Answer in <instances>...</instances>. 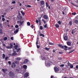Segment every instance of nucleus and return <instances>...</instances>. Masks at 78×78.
Segmentation results:
<instances>
[{
	"label": "nucleus",
	"instance_id": "56",
	"mask_svg": "<svg viewBox=\"0 0 78 78\" xmlns=\"http://www.w3.org/2000/svg\"><path fill=\"white\" fill-rule=\"evenodd\" d=\"M36 22L37 23H38L39 21L38 20H36Z\"/></svg>",
	"mask_w": 78,
	"mask_h": 78
},
{
	"label": "nucleus",
	"instance_id": "7",
	"mask_svg": "<svg viewBox=\"0 0 78 78\" xmlns=\"http://www.w3.org/2000/svg\"><path fill=\"white\" fill-rule=\"evenodd\" d=\"M4 25H5L7 27H10L9 25V24L8 23H3Z\"/></svg>",
	"mask_w": 78,
	"mask_h": 78
},
{
	"label": "nucleus",
	"instance_id": "22",
	"mask_svg": "<svg viewBox=\"0 0 78 78\" xmlns=\"http://www.w3.org/2000/svg\"><path fill=\"white\" fill-rule=\"evenodd\" d=\"M18 47V45H16L15 46V48L16 50H17V48Z\"/></svg>",
	"mask_w": 78,
	"mask_h": 78
},
{
	"label": "nucleus",
	"instance_id": "46",
	"mask_svg": "<svg viewBox=\"0 0 78 78\" xmlns=\"http://www.w3.org/2000/svg\"><path fill=\"white\" fill-rule=\"evenodd\" d=\"M2 19L3 22L5 20V19L4 18H2Z\"/></svg>",
	"mask_w": 78,
	"mask_h": 78
},
{
	"label": "nucleus",
	"instance_id": "54",
	"mask_svg": "<svg viewBox=\"0 0 78 78\" xmlns=\"http://www.w3.org/2000/svg\"><path fill=\"white\" fill-rule=\"evenodd\" d=\"M8 58V57L7 56L5 58V60H7Z\"/></svg>",
	"mask_w": 78,
	"mask_h": 78
},
{
	"label": "nucleus",
	"instance_id": "5",
	"mask_svg": "<svg viewBox=\"0 0 78 78\" xmlns=\"http://www.w3.org/2000/svg\"><path fill=\"white\" fill-rule=\"evenodd\" d=\"M29 76V73H25V74H24V77L26 78L27 77H28Z\"/></svg>",
	"mask_w": 78,
	"mask_h": 78
},
{
	"label": "nucleus",
	"instance_id": "35",
	"mask_svg": "<svg viewBox=\"0 0 78 78\" xmlns=\"http://www.w3.org/2000/svg\"><path fill=\"white\" fill-rule=\"evenodd\" d=\"M71 4L73 5H74V6H76V7H78V6L76 5H75V4H74L73 3H71Z\"/></svg>",
	"mask_w": 78,
	"mask_h": 78
},
{
	"label": "nucleus",
	"instance_id": "15",
	"mask_svg": "<svg viewBox=\"0 0 78 78\" xmlns=\"http://www.w3.org/2000/svg\"><path fill=\"white\" fill-rule=\"evenodd\" d=\"M67 44L68 45V46H70L71 45V43L70 42V41H69V42H66Z\"/></svg>",
	"mask_w": 78,
	"mask_h": 78
},
{
	"label": "nucleus",
	"instance_id": "4",
	"mask_svg": "<svg viewBox=\"0 0 78 78\" xmlns=\"http://www.w3.org/2000/svg\"><path fill=\"white\" fill-rule=\"evenodd\" d=\"M54 69L55 73H56V72H58L59 71V69L57 67H54Z\"/></svg>",
	"mask_w": 78,
	"mask_h": 78
},
{
	"label": "nucleus",
	"instance_id": "28",
	"mask_svg": "<svg viewBox=\"0 0 78 78\" xmlns=\"http://www.w3.org/2000/svg\"><path fill=\"white\" fill-rule=\"evenodd\" d=\"M23 67L25 69H27V65H24L23 66Z\"/></svg>",
	"mask_w": 78,
	"mask_h": 78
},
{
	"label": "nucleus",
	"instance_id": "36",
	"mask_svg": "<svg viewBox=\"0 0 78 78\" xmlns=\"http://www.w3.org/2000/svg\"><path fill=\"white\" fill-rule=\"evenodd\" d=\"M64 66V64H61L60 65V67H63Z\"/></svg>",
	"mask_w": 78,
	"mask_h": 78
},
{
	"label": "nucleus",
	"instance_id": "37",
	"mask_svg": "<svg viewBox=\"0 0 78 78\" xmlns=\"http://www.w3.org/2000/svg\"><path fill=\"white\" fill-rule=\"evenodd\" d=\"M5 54H3V59H4L5 57Z\"/></svg>",
	"mask_w": 78,
	"mask_h": 78
},
{
	"label": "nucleus",
	"instance_id": "14",
	"mask_svg": "<svg viewBox=\"0 0 78 78\" xmlns=\"http://www.w3.org/2000/svg\"><path fill=\"white\" fill-rule=\"evenodd\" d=\"M59 47H60L61 48L64 49V47L61 44H59L58 45Z\"/></svg>",
	"mask_w": 78,
	"mask_h": 78
},
{
	"label": "nucleus",
	"instance_id": "62",
	"mask_svg": "<svg viewBox=\"0 0 78 78\" xmlns=\"http://www.w3.org/2000/svg\"><path fill=\"white\" fill-rule=\"evenodd\" d=\"M0 26L1 27H2V23H0Z\"/></svg>",
	"mask_w": 78,
	"mask_h": 78
},
{
	"label": "nucleus",
	"instance_id": "27",
	"mask_svg": "<svg viewBox=\"0 0 78 78\" xmlns=\"http://www.w3.org/2000/svg\"><path fill=\"white\" fill-rule=\"evenodd\" d=\"M10 47L12 48V47H13V44L12 43H10Z\"/></svg>",
	"mask_w": 78,
	"mask_h": 78
},
{
	"label": "nucleus",
	"instance_id": "10",
	"mask_svg": "<svg viewBox=\"0 0 78 78\" xmlns=\"http://www.w3.org/2000/svg\"><path fill=\"white\" fill-rule=\"evenodd\" d=\"M74 23L76 24L78 23V20H73Z\"/></svg>",
	"mask_w": 78,
	"mask_h": 78
},
{
	"label": "nucleus",
	"instance_id": "42",
	"mask_svg": "<svg viewBox=\"0 0 78 78\" xmlns=\"http://www.w3.org/2000/svg\"><path fill=\"white\" fill-rule=\"evenodd\" d=\"M30 27H31V28L33 29H34V26L33 25H31L30 26Z\"/></svg>",
	"mask_w": 78,
	"mask_h": 78
},
{
	"label": "nucleus",
	"instance_id": "20",
	"mask_svg": "<svg viewBox=\"0 0 78 78\" xmlns=\"http://www.w3.org/2000/svg\"><path fill=\"white\" fill-rule=\"evenodd\" d=\"M76 33L75 31L74 30V29L72 31V34L73 35L74 33Z\"/></svg>",
	"mask_w": 78,
	"mask_h": 78
},
{
	"label": "nucleus",
	"instance_id": "17",
	"mask_svg": "<svg viewBox=\"0 0 78 78\" xmlns=\"http://www.w3.org/2000/svg\"><path fill=\"white\" fill-rule=\"evenodd\" d=\"M55 27L57 28H58L59 27V25L58 24V23L55 24Z\"/></svg>",
	"mask_w": 78,
	"mask_h": 78
},
{
	"label": "nucleus",
	"instance_id": "11",
	"mask_svg": "<svg viewBox=\"0 0 78 78\" xmlns=\"http://www.w3.org/2000/svg\"><path fill=\"white\" fill-rule=\"evenodd\" d=\"M19 28L17 29L16 30V31H14V33L16 34L19 31Z\"/></svg>",
	"mask_w": 78,
	"mask_h": 78
},
{
	"label": "nucleus",
	"instance_id": "12",
	"mask_svg": "<svg viewBox=\"0 0 78 78\" xmlns=\"http://www.w3.org/2000/svg\"><path fill=\"white\" fill-rule=\"evenodd\" d=\"M12 68H15L16 67V64L14 62L12 63Z\"/></svg>",
	"mask_w": 78,
	"mask_h": 78
},
{
	"label": "nucleus",
	"instance_id": "9",
	"mask_svg": "<svg viewBox=\"0 0 78 78\" xmlns=\"http://www.w3.org/2000/svg\"><path fill=\"white\" fill-rule=\"evenodd\" d=\"M16 60H17V61H20L21 60L22 58L20 57H17L15 58Z\"/></svg>",
	"mask_w": 78,
	"mask_h": 78
},
{
	"label": "nucleus",
	"instance_id": "64",
	"mask_svg": "<svg viewBox=\"0 0 78 78\" xmlns=\"http://www.w3.org/2000/svg\"><path fill=\"white\" fill-rule=\"evenodd\" d=\"M3 46L4 47H5L6 46L5 45V44H3Z\"/></svg>",
	"mask_w": 78,
	"mask_h": 78
},
{
	"label": "nucleus",
	"instance_id": "40",
	"mask_svg": "<svg viewBox=\"0 0 78 78\" xmlns=\"http://www.w3.org/2000/svg\"><path fill=\"white\" fill-rule=\"evenodd\" d=\"M41 18L40 17H38V21H41Z\"/></svg>",
	"mask_w": 78,
	"mask_h": 78
},
{
	"label": "nucleus",
	"instance_id": "58",
	"mask_svg": "<svg viewBox=\"0 0 78 78\" xmlns=\"http://www.w3.org/2000/svg\"><path fill=\"white\" fill-rule=\"evenodd\" d=\"M43 59L44 60H46V58H45L44 57H43Z\"/></svg>",
	"mask_w": 78,
	"mask_h": 78
},
{
	"label": "nucleus",
	"instance_id": "45",
	"mask_svg": "<svg viewBox=\"0 0 78 78\" xmlns=\"http://www.w3.org/2000/svg\"><path fill=\"white\" fill-rule=\"evenodd\" d=\"M37 48H39L40 47V46L37 45Z\"/></svg>",
	"mask_w": 78,
	"mask_h": 78
},
{
	"label": "nucleus",
	"instance_id": "29",
	"mask_svg": "<svg viewBox=\"0 0 78 78\" xmlns=\"http://www.w3.org/2000/svg\"><path fill=\"white\" fill-rule=\"evenodd\" d=\"M46 6H47V7H49V5L48 2L46 3Z\"/></svg>",
	"mask_w": 78,
	"mask_h": 78
},
{
	"label": "nucleus",
	"instance_id": "57",
	"mask_svg": "<svg viewBox=\"0 0 78 78\" xmlns=\"http://www.w3.org/2000/svg\"><path fill=\"white\" fill-rule=\"evenodd\" d=\"M49 44H50V45H53V43H51V42H49Z\"/></svg>",
	"mask_w": 78,
	"mask_h": 78
},
{
	"label": "nucleus",
	"instance_id": "23",
	"mask_svg": "<svg viewBox=\"0 0 78 78\" xmlns=\"http://www.w3.org/2000/svg\"><path fill=\"white\" fill-rule=\"evenodd\" d=\"M17 54L16 53H12V55L13 56H15L17 55Z\"/></svg>",
	"mask_w": 78,
	"mask_h": 78
},
{
	"label": "nucleus",
	"instance_id": "26",
	"mask_svg": "<svg viewBox=\"0 0 78 78\" xmlns=\"http://www.w3.org/2000/svg\"><path fill=\"white\" fill-rule=\"evenodd\" d=\"M42 20L43 22L44 23V24H46V23H47V21H45V20H44L43 19H42Z\"/></svg>",
	"mask_w": 78,
	"mask_h": 78
},
{
	"label": "nucleus",
	"instance_id": "52",
	"mask_svg": "<svg viewBox=\"0 0 78 78\" xmlns=\"http://www.w3.org/2000/svg\"><path fill=\"white\" fill-rule=\"evenodd\" d=\"M76 14V13H75V12L72 13V15H75Z\"/></svg>",
	"mask_w": 78,
	"mask_h": 78
},
{
	"label": "nucleus",
	"instance_id": "53",
	"mask_svg": "<svg viewBox=\"0 0 78 78\" xmlns=\"http://www.w3.org/2000/svg\"><path fill=\"white\" fill-rule=\"evenodd\" d=\"M7 39V38L6 37H5L4 39V40L5 41Z\"/></svg>",
	"mask_w": 78,
	"mask_h": 78
},
{
	"label": "nucleus",
	"instance_id": "24",
	"mask_svg": "<svg viewBox=\"0 0 78 78\" xmlns=\"http://www.w3.org/2000/svg\"><path fill=\"white\" fill-rule=\"evenodd\" d=\"M21 13L22 14L23 16H24L25 13L23 12V11H22L21 12Z\"/></svg>",
	"mask_w": 78,
	"mask_h": 78
},
{
	"label": "nucleus",
	"instance_id": "63",
	"mask_svg": "<svg viewBox=\"0 0 78 78\" xmlns=\"http://www.w3.org/2000/svg\"><path fill=\"white\" fill-rule=\"evenodd\" d=\"M64 48H68V47H67V46H66V45H65V46H64Z\"/></svg>",
	"mask_w": 78,
	"mask_h": 78
},
{
	"label": "nucleus",
	"instance_id": "51",
	"mask_svg": "<svg viewBox=\"0 0 78 78\" xmlns=\"http://www.w3.org/2000/svg\"><path fill=\"white\" fill-rule=\"evenodd\" d=\"M68 66H71V64L69 62L68 63Z\"/></svg>",
	"mask_w": 78,
	"mask_h": 78
},
{
	"label": "nucleus",
	"instance_id": "1",
	"mask_svg": "<svg viewBox=\"0 0 78 78\" xmlns=\"http://www.w3.org/2000/svg\"><path fill=\"white\" fill-rule=\"evenodd\" d=\"M9 76L12 78H13L14 77V76H15L14 73H13V72L12 71H10L9 73Z\"/></svg>",
	"mask_w": 78,
	"mask_h": 78
},
{
	"label": "nucleus",
	"instance_id": "44",
	"mask_svg": "<svg viewBox=\"0 0 78 78\" xmlns=\"http://www.w3.org/2000/svg\"><path fill=\"white\" fill-rule=\"evenodd\" d=\"M27 7L28 8H31V6L30 5H27Z\"/></svg>",
	"mask_w": 78,
	"mask_h": 78
},
{
	"label": "nucleus",
	"instance_id": "41",
	"mask_svg": "<svg viewBox=\"0 0 78 78\" xmlns=\"http://www.w3.org/2000/svg\"><path fill=\"white\" fill-rule=\"evenodd\" d=\"M58 24L59 25H61V22L60 21H58Z\"/></svg>",
	"mask_w": 78,
	"mask_h": 78
},
{
	"label": "nucleus",
	"instance_id": "43",
	"mask_svg": "<svg viewBox=\"0 0 78 78\" xmlns=\"http://www.w3.org/2000/svg\"><path fill=\"white\" fill-rule=\"evenodd\" d=\"M15 27L16 28H17L19 27V26L18 25H16L15 26Z\"/></svg>",
	"mask_w": 78,
	"mask_h": 78
},
{
	"label": "nucleus",
	"instance_id": "33",
	"mask_svg": "<svg viewBox=\"0 0 78 78\" xmlns=\"http://www.w3.org/2000/svg\"><path fill=\"white\" fill-rule=\"evenodd\" d=\"M74 51H75V50H72L70 51V52H69V54L71 53H72V52H73Z\"/></svg>",
	"mask_w": 78,
	"mask_h": 78
},
{
	"label": "nucleus",
	"instance_id": "31",
	"mask_svg": "<svg viewBox=\"0 0 78 78\" xmlns=\"http://www.w3.org/2000/svg\"><path fill=\"white\" fill-rule=\"evenodd\" d=\"M38 38H37V39L36 42V45L38 44Z\"/></svg>",
	"mask_w": 78,
	"mask_h": 78
},
{
	"label": "nucleus",
	"instance_id": "34",
	"mask_svg": "<svg viewBox=\"0 0 78 78\" xmlns=\"http://www.w3.org/2000/svg\"><path fill=\"white\" fill-rule=\"evenodd\" d=\"M2 29H0V34H2Z\"/></svg>",
	"mask_w": 78,
	"mask_h": 78
},
{
	"label": "nucleus",
	"instance_id": "48",
	"mask_svg": "<svg viewBox=\"0 0 78 78\" xmlns=\"http://www.w3.org/2000/svg\"><path fill=\"white\" fill-rule=\"evenodd\" d=\"M69 24L70 26H71L72 25V22H71V21H70L69 22Z\"/></svg>",
	"mask_w": 78,
	"mask_h": 78
},
{
	"label": "nucleus",
	"instance_id": "50",
	"mask_svg": "<svg viewBox=\"0 0 78 78\" xmlns=\"http://www.w3.org/2000/svg\"><path fill=\"white\" fill-rule=\"evenodd\" d=\"M43 15H44L43 14H42L41 15V17H41V18H42V17L43 16Z\"/></svg>",
	"mask_w": 78,
	"mask_h": 78
},
{
	"label": "nucleus",
	"instance_id": "16",
	"mask_svg": "<svg viewBox=\"0 0 78 78\" xmlns=\"http://www.w3.org/2000/svg\"><path fill=\"white\" fill-rule=\"evenodd\" d=\"M18 18L19 20H20L22 18V16H19L18 17Z\"/></svg>",
	"mask_w": 78,
	"mask_h": 78
},
{
	"label": "nucleus",
	"instance_id": "60",
	"mask_svg": "<svg viewBox=\"0 0 78 78\" xmlns=\"http://www.w3.org/2000/svg\"><path fill=\"white\" fill-rule=\"evenodd\" d=\"M63 53V52H59V53L60 54H62Z\"/></svg>",
	"mask_w": 78,
	"mask_h": 78
},
{
	"label": "nucleus",
	"instance_id": "30",
	"mask_svg": "<svg viewBox=\"0 0 78 78\" xmlns=\"http://www.w3.org/2000/svg\"><path fill=\"white\" fill-rule=\"evenodd\" d=\"M48 24H46L44 26V27L45 28H47Z\"/></svg>",
	"mask_w": 78,
	"mask_h": 78
},
{
	"label": "nucleus",
	"instance_id": "59",
	"mask_svg": "<svg viewBox=\"0 0 78 78\" xmlns=\"http://www.w3.org/2000/svg\"><path fill=\"white\" fill-rule=\"evenodd\" d=\"M11 39L12 40V41H13L14 40L13 39V37H12L11 38Z\"/></svg>",
	"mask_w": 78,
	"mask_h": 78
},
{
	"label": "nucleus",
	"instance_id": "55",
	"mask_svg": "<svg viewBox=\"0 0 78 78\" xmlns=\"http://www.w3.org/2000/svg\"><path fill=\"white\" fill-rule=\"evenodd\" d=\"M8 64H9L10 65H11V62H10V61H9V62H8Z\"/></svg>",
	"mask_w": 78,
	"mask_h": 78
},
{
	"label": "nucleus",
	"instance_id": "3",
	"mask_svg": "<svg viewBox=\"0 0 78 78\" xmlns=\"http://www.w3.org/2000/svg\"><path fill=\"white\" fill-rule=\"evenodd\" d=\"M43 18L44 19L46 20V21H47V22H48V17L47 15H44L43 16Z\"/></svg>",
	"mask_w": 78,
	"mask_h": 78
},
{
	"label": "nucleus",
	"instance_id": "47",
	"mask_svg": "<svg viewBox=\"0 0 78 78\" xmlns=\"http://www.w3.org/2000/svg\"><path fill=\"white\" fill-rule=\"evenodd\" d=\"M7 49H11L12 48L10 46H8L6 47Z\"/></svg>",
	"mask_w": 78,
	"mask_h": 78
},
{
	"label": "nucleus",
	"instance_id": "49",
	"mask_svg": "<svg viewBox=\"0 0 78 78\" xmlns=\"http://www.w3.org/2000/svg\"><path fill=\"white\" fill-rule=\"evenodd\" d=\"M12 3L13 4H15L16 3V2L15 1H13L12 2Z\"/></svg>",
	"mask_w": 78,
	"mask_h": 78
},
{
	"label": "nucleus",
	"instance_id": "38",
	"mask_svg": "<svg viewBox=\"0 0 78 78\" xmlns=\"http://www.w3.org/2000/svg\"><path fill=\"white\" fill-rule=\"evenodd\" d=\"M70 66V68L71 69H72L73 68V65H71Z\"/></svg>",
	"mask_w": 78,
	"mask_h": 78
},
{
	"label": "nucleus",
	"instance_id": "25",
	"mask_svg": "<svg viewBox=\"0 0 78 78\" xmlns=\"http://www.w3.org/2000/svg\"><path fill=\"white\" fill-rule=\"evenodd\" d=\"M27 26H30V23L29 22H28L27 23Z\"/></svg>",
	"mask_w": 78,
	"mask_h": 78
},
{
	"label": "nucleus",
	"instance_id": "39",
	"mask_svg": "<svg viewBox=\"0 0 78 78\" xmlns=\"http://www.w3.org/2000/svg\"><path fill=\"white\" fill-rule=\"evenodd\" d=\"M40 29L41 30H42L43 29V27L42 26H41L40 27Z\"/></svg>",
	"mask_w": 78,
	"mask_h": 78
},
{
	"label": "nucleus",
	"instance_id": "2",
	"mask_svg": "<svg viewBox=\"0 0 78 78\" xmlns=\"http://www.w3.org/2000/svg\"><path fill=\"white\" fill-rule=\"evenodd\" d=\"M24 22V21L21 22V20H18L17 21V23L20 26H22Z\"/></svg>",
	"mask_w": 78,
	"mask_h": 78
},
{
	"label": "nucleus",
	"instance_id": "32",
	"mask_svg": "<svg viewBox=\"0 0 78 78\" xmlns=\"http://www.w3.org/2000/svg\"><path fill=\"white\" fill-rule=\"evenodd\" d=\"M45 49L47 51H48L50 50V48H45Z\"/></svg>",
	"mask_w": 78,
	"mask_h": 78
},
{
	"label": "nucleus",
	"instance_id": "21",
	"mask_svg": "<svg viewBox=\"0 0 78 78\" xmlns=\"http://www.w3.org/2000/svg\"><path fill=\"white\" fill-rule=\"evenodd\" d=\"M14 62L15 64H20V62L19 61H16Z\"/></svg>",
	"mask_w": 78,
	"mask_h": 78
},
{
	"label": "nucleus",
	"instance_id": "8",
	"mask_svg": "<svg viewBox=\"0 0 78 78\" xmlns=\"http://www.w3.org/2000/svg\"><path fill=\"white\" fill-rule=\"evenodd\" d=\"M65 41H67L68 37H67V35H66L64 37H63Z\"/></svg>",
	"mask_w": 78,
	"mask_h": 78
},
{
	"label": "nucleus",
	"instance_id": "18",
	"mask_svg": "<svg viewBox=\"0 0 78 78\" xmlns=\"http://www.w3.org/2000/svg\"><path fill=\"white\" fill-rule=\"evenodd\" d=\"M20 49H21V48H19L18 49H17V50H16V51L17 52H20L21 51H20Z\"/></svg>",
	"mask_w": 78,
	"mask_h": 78
},
{
	"label": "nucleus",
	"instance_id": "13",
	"mask_svg": "<svg viewBox=\"0 0 78 78\" xmlns=\"http://www.w3.org/2000/svg\"><path fill=\"white\" fill-rule=\"evenodd\" d=\"M29 61V60L27 59H26L25 60H24V64H27V63Z\"/></svg>",
	"mask_w": 78,
	"mask_h": 78
},
{
	"label": "nucleus",
	"instance_id": "19",
	"mask_svg": "<svg viewBox=\"0 0 78 78\" xmlns=\"http://www.w3.org/2000/svg\"><path fill=\"white\" fill-rule=\"evenodd\" d=\"M44 1H41V5H44Z\"/></svg>",
	"mask_w": 78,
	"mask_h": 78
},
{
	"label": "nucleus",
	"instance_id": "6",
	"mask_svg": "<svg viewBox=\"0 0 78 78\" xmlns=\"http://www.w3.org/2000/svg\"><path fill=\"white\" fill-rule=\"evenodd\" d=\"M2 70L4 73H5L8 71V70L7 69H2Z\"/></svg>",
	"mask_w": 78,
	"mask_h": 78
},
{
	"label": "nucleus",
	"instance_id": "61",
	"mask_svg": "<svg viewBox=\"0 0 78 78\" xmlns=\"http://www.w3.org/2000/svg\"><path fill=\"white\" fill-rule=\"evenodd\" d=\"M76 68L77 69H78V65H76Z\"/></svg>",
	"mask_w": 78,
	"mask_h": 78
}]
</instances>
